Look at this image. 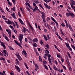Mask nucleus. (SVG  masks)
Segmentation results:
<instances>
[{
	"label": "nucleus",
	"mask_w": 75,
	"mask_h": 75,
	"mask_svg": "<svg viewBox=\"0 0 75 75\" xmlns=\"http://www.w3.org/2000/svg\"><path fill=\"white\" fill-rule=\"evenodd\" d=\"M64 72V70L63 69H62L60 70V72Z\"/></svg>",
	"instance_id": "64"
},
{
	"label": "nucleus",
	"mask_w": 75,
	"mask_h": 75,
	"mask_svg": "<svg viewBox=\"0 0 75 75\" xmlns=\"http://www.w3.org/2000/svg\"><path fill=\"white\" fill-rule=\"evenodd\" d=\"M2 53L4 54V57H6V55L7 57H8V54L7 53V50H3Z\"/></svg>",
	"instance_id": "3"
},
{
	"label": "nucleus",
	"mask_w": 75,
	"mask_h": 75,
	"mask_svg": "<svg viewBox=\"0 0 75 75\" xmlns=\"http://www.w3.org/2000/svg\"><path fill=\"white\" fill-rule=\"evenodd\" d=\"M35 71H37L38 70V69H39L38 68V65H37V64H35Z\"/></svg>",
	"instance_id": "9"
},
{
	"label": "nucleus",
	"mask_w": 75,
	"mask_h": 75,
	"mask_svg": "<svg viewBox=\"0 0 75 75\" xmlns=\"http://www.w3.org/2000/svg\"><path fill=\"white\" fill-rule=\"evenodd\" d=\"M57 56L58 57V58H61V56L59 55V54H57Z\"/></svg>",
	"instance_id": "43"
},
{
	"label": "nucleus",
	"mask_w": 75,
	"mask_h": 75,
	"mask_svg": "<svg viewBox=\"0 0 75 75\" xmlns=\"http://www.w3.org/2000/svg\"><path fill=\"white\" fill-rule=\"evenodd\" d=\"M66 61L67 63L70 66V63H69V59H68V57L67 56H66Z\"/></svg>",
	"instance_id": "5"
},
{
	"label": "nucleus",
	"mask_w": 75,
	"mask_h": 75,
	"mask_svg": "<svg viewBox=\"0 0 75 75\" xmlns=\"http://www.w3.org/2000/svg\"><path fill=\"white\" fill-rule=\"evenodd\" d=\"M47 53L46 54H45L43 56L44 58H45L46 60H47Z\"/></svg>",
	"instance_id": "18"
},
{
	"label": "nucleus",
	"mask_w": 75,
	"mask_h": 75,
	"mask_svg": "<svg viewBox=\"0 0 75 75\" xmlns=\"http://www.w3.org/2000/svg\"><path fill=\"white\" fill-rule=\"evenodd\" d=\"M33 5L34 6H36V4H35V3H33Z\"/></svg>",
	"instance_id": "57"
},
{
	"label": "nucleus",
	"mask_w": 75,
	"mask_h": 75,
	"mask_svg": "<svg viewBox=\"0 0 75 75\" xmlns=\"http://www.w3.org/2000/svg\"><path fill=\"white\" fill-rule=\"evenodd\" d=\"M18 20L19 21H20V23L22 24H23V25H24V23H23V21L20 19V18H18Z\"/></svg>",
	"instance_id": "12"
},
{
	"label": "nucleus",
	"mask_w": 75,
	"mask_h": 75,
	"mask_svg": "<svg viewBox=\"0 0 75 75\" xmlns=\"http://www.w3.org/2000/svg\"><path fill=\"white\" fill-rule=\"evenodd\" d=\"M12 1L14 4H16V2H15V0H12Z\"/></svg>",
	"instance_id": "47"
},
{
	"label": "nucleus",
	"mask_w": 75,
	"mask_h": 75,
	"mask_svg": "<svg viewBox=\"0 0 75 75\" xmlns=\"http://www.w3.org/2000/svg\"><path fill=\"white\" fill-rule=\"evenodd\" d=\"M12 37L14 39H15V38H16V37H15V36H14V35H13Z\"/></svg>",
	"instance_id": "55"
},
{
	"label": "nucleus",
	"mask_w": 75,
	"mask_h": 75,
	"mask_svg": "<svg viewBox=\"0 0 75 75\" xmlns=\"http://www.w3.org/2000/svg\"><path fill=\"white\" fill-rule=\"evenodd\" d=\"M5 38L6 39V40H7V41H9V40H8V38H7V36H5Z\"/></svg>",
	"instance_id": "28"
},
{
	"label": "nucleus",
	"mask_w": 75,
	"mask_h": 75,
	"mask_svg": "<svg viewBox=\"0 0 75 75\" xmlns=\"http://www.w3.org/2000/svg\"><path fill=\"white\" fill-rule=\"evenodd\" d=\"M42 62L43 63V64H47V62L45 61H42Z\"/></svg>",
	"instance_id": "49"
},
{
	"label": "nucleus",
	"mask_w": 75,
	"mask_h": 75,
	"mask_svg": "<svg viewBox=\"0 0 75 75\" xmlns=\"http://www.w3.org/2000/svg\"><path fill=\"white\" fill-rule=\"evenodd\" d=\"M23 31L24 33H25V31H28V30L25 27H23Z\"/></svg>",
	"instance_id": "17"
},
{
	"label": "nucleus",
	"mask_w": 75,
	"mask_h": 75,
	"mask_svg": "<svg viewBox=\"0 0 75 75\" xmlns=\"http://www.w3.org/2000/svg\"><path fill=\"white\" fill-rule=\"evenodd\" d=\"M66 14L67 17H69V13H66Z\"/></svg>",
	"instance_id": "35"
},
{
	"label": "nucleus",
	"mask_w": 75,
	"mask_h": 75,
	"mask_svg": "<svg viewBox=\"0 0 75 75\" xmlns=\"http://www.w3.org/2000/svg\"><path fill=\"white\" fill-rule=\"evenodd\" d=\"M45 47L47 48H49L50 47H49V45L48 44H47L45 46Z\"/></svg>",
	"instance_id": "34"
},
{
	"label": "nucleus",
	"mask_w": 75,
	"mask_h": 75,
	"mask_svg": "<svg viewBox=\"0 0 75 75\" xmlns=\"http://www.w3.org/2000/svg\"><path fill=\"white\" fill-rule=\"evenodd\" d=\"M8 3L9 6H11V5H12V4L11 3V2H10L9 1H8Z\"/></svg>",
	"instance_id": "33"
},
{
	"label": "nucleus",
	"mask_w": 75,
	"mask_h": 75,
	"mask_svg": "<svg viewBox=\"0 0 75 75\" xmlns=\"http://www.w3.org/2000/svg\"><path fill=\"white\" fill-rule=\"evenodd\" d=\"M1 45L4 48V49H6V46L4 44V43L3 42L1 43Z\"/></svg>",
	"instance_id": "13"
},
{
	"label": "nucleus",
	"mask_w": 75,
	"mask_h": 75,
	"mask_svg": "<svg viewBox=\"0 0 75 75\" xmlns=\"http://www.w3.org/2000/svg\"><path fill=\"white\" fill-rule=\"evenodd\" d=\"M33 42H37L38 41V39L36 38H34V40H33Z\"/></svg>",
	"instance_id": "14"
},
{
	"label": "nucleus",
	"mask_w": 75,
	"mask_h": 75,
	"mask_svg": "<svg viewBox=\"0 0 75 75\" xmlns=\"http://www.w3.org/2000/svg\"><path fill=\"white\" fill-rule=\"evenodd\" d=\"M12 16L13 18H16V17L15 16V13H13L12 14Z\"/></svg>",
	"instance_id": "19"
},
{
	"label": "nucleus",
	"mask_w": 75,
	"mask_h": 75,
	"mask_svg": "<svg viewBox=\"0 0 75 75\" xmlns=\"http://www.w3.org/2000/svg\"><path fill=\"white\" fill-rule=\"evenodd\" d=\"M47 56L48 58V60L50 64H52V61H51V58H51V55L47 53Z\"/></svg>",
	"instance_id": "2"
},
{
	"label": "nucleus",
	"mask_w": 75,
	"mask_h": 75,
	"mask_svg": "<svg viewBox=\"0 0 75 75\" xmlns=\"http://www.w3.org/2000/svg\"><path fill=\"white\" fill-rule=\"evenodd\" d=\"M44 67H45V68L46 69H47V70H48V67H47V65H45Z\"/></svg>",
	"instance_id": "38"
},
{
	"label": "nucleus",
	"mask_w": 75,
	"mask_h": 75,
	"mask_svg": "<svg viewBox=\"0 0 75 75\" xmlns=\"http://www.w3.org/2000/svg\"><path fill=\"white\" fill-rule=\"evenodd\" d=\"M26 9L27 10H28V11L29 12H31V10L30 9V8H29L28 7H26Z\"/></svg>",
	"instance_id": "23"
},
{
	"label": "nucleus",
	"mask_w": 75,
	"mask_h": 75,
	"mask_svg": "<svg viewBox=\"0 0 75 75\" xmlns=\"http://www.w3.org/2000/svg\"><path fill=\"white\" fill-rule=\"evenodd\" d=\"M39 59L40 61H42V59H41V56H39Z\"/></svg>",
	"instance_id": "31"
},
{
	"label": "nucleus",
	"mask_w": 75,
	"mask_h": 75,
	"mask_svg": "<svg viewBox=\"0 0 75 75\" xmlns=\"http://www.w3.org/2000/svg\"><path fill=\"white\" fill-rule=\"evenodd\" d=\"M61 25L62 27H65V25H64V24L63 23L61 24Z\"/></svg>",
	"instance_id": "46"
},
{
	"label": "nucleus",
	"mask_w": 75,
	"mask_h": 75,
	"mask_svg": "<svg viewBox=\"0 0 75 75\" xmlns=\"http://www.w3.org/2000/svg\"><path fill=\"white\" fill-rule=\"evenodd\" d=\"M64 22L66 24V26L67 28H68V23H67V21L65 20Z\"/></svg>",
	"instance_id": "21"
},
{
	"label": "nucleus",
	"mask_w": 75,
	"mask_h": 75,
	"mask_svg": "<svg viewBox=\"0 0 75 75\" xmlns=\"http://www.w3.org/2000/svg\"><path fill=\"white\" fill-rule=\"evenodd\" d=\"M41 14H42V18H43V17H45V16L44 15H45V13H44V12L42 11Z\"/></svg>",
	"instance_id": "16"
},
{
	"label": "nucleus",
	"mask_w": 75,
	"mask_h": 75,
	"mask_svg": "<svg viewBox=\"0 0 75 75\" xmlns=\"http://www.w3.org/2000/svg\"><path fill=\"white\" fill-rule=\"evenodd\" d=\"M45 49H46V51H47V53H49L50 52L49 51H48V50L47 49V48H45Z\"/></svg>",
	"instance_id": "45"
},
{
	"label": "nucleus",
	"mask_w": 75,
	"mask_h": 75,
	"mask_svg": "<svg viewBox=\"0 0 75 75\" xmlns=\"http://www.w3.org/2000/svg\"><path fill=\"white\" fill-rule=\"evenodd\" d=\"M37 23L35 24V27H36V28H38V26H37Z\"/></svg>",
	"instance_id": "56"
},
{
	"label": "nucleus",
	"mask_w": 75,
	"mask_h": 75,
	"mask_svg": "<svg viewBox=\"0 0 75 75\" xmlns=\"http://www.w3.org/2000/svg\"><path fill=\"white\" fill-rule=\"evenodd\" d=\"M20 63V62L19 61H18L16 63V64H18Z\"/></svg>",
	"instance_id": "54"
},
{
	"label": "nucleus",
	"mask_w": 75,
	"mask_h": 75,
	"mask_svg": "<svg viewBox=\"0 0 75 75\" xmlns=\"http://www.w3.org/2000/svg\"><path fill=\"white\" fill-rule=\"evenodd\" d=\"M71 46L72 47H73V49H74V50H75V47L74 46V45H71Z\"/></svg>",
	"instance_id": "40"
},
{
	"label": "nucleus",
	"mask_w": 75,
	"mask_h": 75,
	"mask_svg": "<svg viewBox=\"0 0 75 75\" xmlns=\"http://www.w3.org/2000/svg\"><path fill=\"white\" fill-rule=\"evenodd\" d=\"M28 39H29V40H30V41L29 42V43H32V39L31 38H28Z\"/></svg>",
	"instance_id": "20"
},
{
	"label": "nucleus",
	"mask_w": 75,
	"mask_h": 75,
	"mask_svg": "<svg viewBox=\"0 0 75 75\" xmlns=\"http://www.w3.org/2000/svg\"><path fill=\"white\" fill-rule=\"evenodd\" d=\"M42 44H43V42H42V40H40V44L41 45H42Z\"/></svg>",
	"instance_id": "44"
},
{
	"label": "nucleus",
	"mask_w": 75,
	"mask_h": 75,
	"mask_svg": "<svg viewBox=\"0 0 75 75\" xmlns=\"http://www.w3.org/2000/svg\"><path fill=\"white\" fill-rule=\"evenodd\" d=\"M10 74L11 75H14V73L12 71L11 72H10Z\"/></svg>",
	"instance_id": "41"
},
{
	"label": "nucleus",
	"mask_w": 75,
	"mask_h": 75,
	"mask_svg": "<svg viewBox=\"0 0 75 75\" xmlns=\"http://www.w3.org/2000/svg\"><path fill=\"white\" fill-rule=\"evenodd\" d=\"M15 55L16 56H17V57L20 61H21V60H22L21 57H20V56L19 55V53H17V54H15Z\"/></svg>",
	"instance_id": "4"
},
{
	"label": "nucleus",
	"mask_w": 75,
	"mask_h": 75,
	"mask_svg": "<svg viewBox=\"0 0 75 75\" xmlns=\"http://www.w3.org/2000/svg\"><path fill=\"white\" fill-rule=\"evenodd\" d=\"M62 65V66L63 68H64V69H65V70H66V69H67V68H66V67H65V66H64Z\"/></svg>",
	"instance_id": "39"
},
{
	"label": "nucleus",
	"mask_w": 75,
	"mask_h": 75,
	"mask_svg": "<svg viewBox=\"0 0 75 75\" xmlns=\"http://www.w3.org/2000/svg\"><path fill=\"white\" fill-rule=\"evenodd\" d=\"M15 68L17 69L18 70V71L20 72L21 71L20 70V69L19 68V67H18L17 66H15Z\"/></svg>",
	"instance_id": "8"
},
{
	"label": "nucleus",
	"mask_w": 75,
	"mask_h": 75,
	"mask_svg": "<svg viewBox=\"0 0 75 75\" xmlns=\"http://www.w3.org/2000/svg\"><path fill=\"white\" fill-rule=\"evenodd\" d=\"M33 45L34 47H37V44L36 43H34Z\"/></svg>",
	"instance_id": "25"
},
{
	"label": "nucleus",
	"mask_w": 75,
	"mask_h": 75,
	"mask_svg": "<svg viewBox=\"0 0 75 75\" xmlns=\"http://www.w3.org/2000/svg\"><path fill=\"white\" fill-rule=\"evenodd\" d=\"M29 25H30L32 31H34V29H33V27H32V26H31V25L30 24Z\"/></svg>",
	"instance_id": "29"
},
{
	"label": "nucleus",
	"mask_w": 75,
	"mask_h": 75,
	"mask_svg": "<svg viewBox=\"0 0 75 75\" xmlns=\"http://www.w3.org/2000/svg\"><path fill=\"white\" fill-rule=\"evenodd\" d=\"M25 41L26 42H27V39L26 38H25Z\"/></svg>",
	"instance_id": "58"
},
{
	"label": "nucleus",
	"mask_w": 75,
	"mask_h": 75,
	"mask_svg": "<svg viewBox=\"0 0 75 75\" xmlns=\"http://www.w3.org/2000/svg\"><path fill=\"white\" fill-rule=\"evenodd\" d=\"M59 39H60V40H62V38H61V37L59 36Z\"/></svg>",
	"instance_id": "59"
},
{
	"label": "nucleus",
	"mask_w": 75,
	"mask_h": 75,
	"mask_svg": "<svg viewBox=\"0 0 75 75\" xmlns=\"http://www.w3.org/2000/svg\"><path fill=\"white\" fill-rule=\"evenodd\" d=\"M8 24H12V22L9 19H8Z\"/></svg>",
	"instance_id": "11"
},
{
	"label": "nucleus",
	"mask_w": 75,
	"mask_h": 75,
	"mask_svg": "<svg viewBox=\"0 0 75 75\" xmlns=\"http://www.w3.org/2000/svg\"><path fill=\"white\" fill-rule=\"evenodd\" d=\"M8 47L9 48L10 50H14V49H13V48H12V47L9 46H8Z\"/></svg>",
	"instance_id": "36"
},
{
	"label": "nucleus",
	"mask_w": 75,
	"mask_h": 75,
	"mask_svg": "<svg viewBox=\"0 0 75 75\" xmlns=\"http://www.w3.org/2000/svg\"><path fill=\"white\" fill-rule=\"evenodd\" d=\"M69 50L71 51V52H72V49L71 48V47H69Z\"/></svg>",
	"instance_id": "50"
},
{
	"label": "nucleus",
	"mask_w": 75,
	"mask_h": 75,
	"mask_svg": "<svg viewBox=\"0 0 75 75\" xmlns=\"http://www.w3.org/2000/svg\"><path fill=\"white\" fill-rule=\"evenodd\" d=\"M47 38L48 40H50V36H49V35H47Z\"/></svg>",
	"instance_id": "52"
},
{
	"label": "nucleus",
	"mask_w": 75,
	"mask_h": 75,
	"mask_svg": "<svg viewBox=\"0 0 75 75\" xmlns=\"http://www.w3.org/2000/svg\"><path fill=\"white\" fill-rule=\"evenodd\" d=\"M18 15L20 17H21V14H20V13L19 12H18Z\"/></svg>",
	"instance_id": "51"
},
{
	"label": "nucleus",
	"mask_w": 75,
	"mask_h": 75,
	"mask_svg": "<svg viewBox=\"0 0 75 75\" xmlns=\"http://www.w3.org/2000/svg\"><path fill=\"white\" fill-rule=\"evenodd\" d=\"M71 3H72V4L70 3V4L71 5V8H73V7H74V6H73V5H75V1H72Z\"/></svg>",
	"instance_id": "6"
},
{
	"label": "nucleus",
	"mask_w": 75,
	"mask_h": 75,
	"mask_svg": "<svg viewBox=\"0 0 75 75\" xmlns=\"http://www.w3.org/2000/svg\"><path fill=\"white\" fill-rule=\"evenodd\" d=\"M14 41H15V43H16V45H19V44H20V43H18V42H16V40H15Z\"/></svg>",
	"instance_id": "27"
},
{
	"label": "nucleus",
	"mask_w": 75,
	"mask_h": 75,
	"mask_svg": "<svg viewBox=\"0 0 75 75\" xmlns=\"http://www.w3.org/2000/svg\"><path fill=\"white\" fill-rule=\"evenodd\" d=\"M33 12H34V11H37V10L35 8H34L32 9Z\"/></svg>",
	"instance_id": "32"
},
{
	"label": "nucleus",
	"mask_w": 75,
	"mask_h": 75,
	"mask_svg": "<svg viewBox=\"0 0 75 75\" xmlns=\"http://www.w3.org/2000/svg\"><path fill=\"white\" fill-rule=\"evenodd\" d=\"M35 8L36 10H38V7L37 6H35Z\"/></svg>",
	"instance_id": "48"
},
{
	"label": "nucleus",
	"mask_w": 75,
	"mask_h": 75,
	"mask_svg": "<svg viewBox=\"0 0 75 75\" xmlns=\"http://www.w3.org/2000/svg\"><path fill=\"white\" fill-rule=\"evenodd\" d=\"M51 1V0H48L47 1V0L46 3H48V2H50V1Z\"/></svg>",
	"instance_id": "60"
},
{
	"label": "nucleus",
	"mask_w": 75,
	"mask_h": 75,
	"mask_svg": "<svg viewBox=\"0 0 75 75\" xmlns=\"http://www.w3.org/2000/svg\"><path fill=\"white\" fill-rule=\"evenodd\" d=\"M11 10H12L13 11H15L16 10V8L14 6L13 8H11Z\"/></svg>",
	"instance_id": "24"
},
{
	"label": "nucleus",
	"mask_w": 75,
	"mask_h": 75,
	"mask_svg": "<svg viewBox=\"0 0 75 75\" xmlns=\"http://www.w3.org/2000/svg\"><path fill=\"white\" fill-rule=\"evenodd\" d=\"M23 53H24V54L25 55V57H26L27 56V53H26V52H25V51L23 50Z\"/></svg>",
	"instance_id": "15"
},
{
	"label": "nucleus",
	"mask_w": 75,
	"mask_h": 75,
	"mask_svg": "<svg viewBox=\"0 0 75 75\" xmlns=\"http://www.w3.org/2000/svg\"><path fill=\"white\" fill-rule=\"evenodd\" d=\"M8 34H11V30H9L8 31Z\"/></svg>",
	"instance_id": "53"
},
{
	"label": "nucleus",
	"mask_w": 75,
	"mask_h": 75,
	"mask_svg": "<svg viewBox=\"0 0 75 75\" xmlns=\"http://www.w3.org/2000/svg\"><path fill=\"white\" fill-rule=\"evenodd\" d=\"M44 38L45 40H46V41H47V40H48V39H47V36L45 35H44Z\"/></svg>",
	"instance_id": "30"
},
{
	"label": "nucleus",
	"mask_w": 75,
	"mask_h": 75,
	"mask_svg": "<svg viewBox=\"0 0 75 75\" xmlns=\"http://www.w3.org/2000/svg\"><path fill=\"white\" fill-rule=\"evenodd\" d=\"M69 16H71L72 17L74 18L75 17V15L73 13H69Z\"/></svg>",
	"instance_id": "10"
},
{
	"label": "nucleus",
	"mask_w": 75,
	"mask_h": 75,
	"mask_svg": "<svg viewBox=\"0 0 75 75\" xmlns=\"http://www.w3.org/2000/svg\"><path fill=\"white\" fill-rule=\"evenodd\" d=\"M19 37L18 38H19V40L20 41V43H19V45H18L19 46V47H21V48H22L23 47H22V46H21V45H22V42H21V41H23L22 39H23V35H22V34H20V35H19ZM20 44H21V45H20Z\"/></svg>",
	"instance_id": "1"
},
{
	"label": "nucleus",
	"mask_w": 75,
	"mask_h": 75,
	"mask_svg": "<svg viewBox=\"0 0 75 75\" xmlns=\"http://www.w3.org/2000/svg\"><path fill=\"white\" fill-rule=\"evenodd\" d=\"M69 70H70V71H72V68H71V67H69Z\"/></svg>",
	"instance_id": "63"
},
{
	"label": "nucleus",
	"mask_w": 75,
	"mask_h": 75,
	"mask_svg": "<svg viewBox=\"0 0 75 75\" xmlns=\"http://www.w3.org/2000/svg\"><path fill=\"white\" fill-rule=\"evenodd\" d=\"M54 69H55V70H56V71H58V69H57V68H53Z\"/></svg>",
	"instance_id": "61"
},
{
	"label": "nucleus",
	"mask_w": 75,
	"mask_h": 75,
	"mask_svg": "<svg viewBox=\"0 0 75 75\" xmlns=\"http://www.w3.org/2000/svg\"><path fill=\"white\" fill-rule=\"evenodd\" d=\"M54 22H55V23L56 24H57V25H58V23H57V21H54Z\"/></svg>",
	"instance_id": "62"
},
{
	"label": "nucleus",
	"mask_w": 75,
	"mask_h": 75,
	"mask_svg": "<svg viewBox=\"0 0 75 75\" xmlns=\"http://www.w3.org/2000/svg\"><path fill=\"white\" fill-rule=\"evenodd\" d=\"M65 44H66V46L67 48H68V47L69 48V47H70L69 46V44L66 43H65Z\"/></svg>",
	"instance_id": "26"
},
{
	"label": "nucleus",
	"mask_w": 75,
	"mask_h": 75,
	"mask_svg": "<svg viewBox=\"0 0 75 75\" xmlns=\"http://www.w3.org/2000/svg\"><path fill=\"white\" fill-rule=\"evenodd\" d=\"M2 17L5 20H7V19L5 17V16H2Z\"/></svg>",
	"instance_id": "22"
},
{
	"label": "nucleus",
	"mask_w": 75,
	"mask_h": 75,
	"mask_svg": "<svg viewBox=\"0 0 75 75\" xmlns=\"http://www.w3.org/2000/svg\"><path fill=\"white\" fill-rule=\"evenodd\" d=\"M6 9L7 11L8 12H10V11L9 10V9H8V8H7V7H6Z\"/></svg>",
	"instance_id": "37"
},
{
	"label": "nucleus",
	"mask_w": 75,
	"mask_h": 75,
	"mask_svg": "<svg viewBox=\"0 0 75 75\" xmlns=\"http://www.w3.org/2000/svg\"><path fill=\"white\" fill-rule=\"evenodd\" d=\"M51 18L53 21H54V22H55V20L54 18H52V17H51Z\"/></svg>",
	"instance_id": "42"
},
{
	"label": "nucleus",
	"mask_w": 75,
	"mask_h": 75,
	"mask_svg": "<svg viewBox=\"0 0 75 75\" xmlns=\"http://www.w3.org/2000/svg\"><path fill=\"white\" fill-rule=\"evenodd\" d=\"M44 5L46 7V8H48V9H50L51 8V7L50 6H48L47 4L44 3Z\"/></svg>",
	"instance_id": "7"
}]
</instances>
